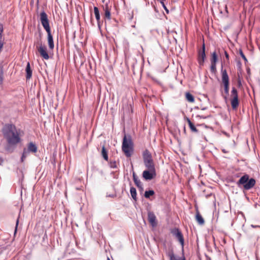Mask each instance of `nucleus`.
I'll use <instances>...</instances> for the list:
<instances>
[{
    "label": "nucleus",
    "mask_w": 260,
    "mask_h": 260,
    "mask_svg": "<svg viewBox=\"0 0 260 260\" xmlns=\"http://www.w3.org/2000/svg\"><path fill=\"white\" fill-rule=\"evenodd\" d=\"M210 70L212 73H215L216 71V63H214V62L211 63Z\"/></svg>",
    "instance_id": "30"
},
{
    "label": "nucleus",
    "mask_w": 260,
    "mask_h": 260,
    "mask_svg": "<svg viewBox=\"0 0 260 260\" xmlns=\"http://www.w3.org/2000/svg\"><path fill=\"white\" fill-rule=\"evenodd\" d=\"M171 233L173 236L178 239L182 246L183 247L184 243V238L180 230L178 228H175L171 230Z\"/></svg>",
    "instance_id": "9"
},
{
    "label": "nucleus",
    "mask_w": 260,
    "mask_h": 260,
    "mask_svg": "<svg viewBox=\"0 0 260 260\" xmlns=\"http://www.w3.org/2000/svg\"><path fill=\"white\" fill-rule=\"evenodd\" d=\"M181 260H186L184 256H183Z\"/></svg>",
    "instance_id": "44"
},
{
    "label": "nucleus",
    "mask_w": 260,
    "mask_h": 260,
    "mask_svg": "<svg viewBox=\"0 0 260 260\" xmlns=\"http://www.w3.org/2000/svg\"><path fill=\"white\" fill-rule=\"evenodd\" d=\"M231 105L233 109H236L238 107L239 102L238 100V94L237 89L233 87L231 91Z\"/></svg>",
    "instance_id": "7"
},
{
    "label": "nucleus",
    "mask_w": 260,
    "mask_h": 260,
    "mask_svg": "<svg viewBox=\"0 0 260 260\" xmlns=\"http://www.w3.org/2000/svg\"><path fill=\"white\" fill-rule=\"evenodd\" d=\"M105 10V17L106 18L110 20L111 18V13L110 10L108 8V4H106L105 5V7L104 8Z\"/></svg>",
    "instance_id": "18"
},
{
    "label": "nucleus",
    "mask_w": 260,
    "mask_h": 260,
    "mask_svg": "<svg viewBox=\"0 0 260 260\" xmlns=\"http://www.w3.org/2000/svg\"><path fill=\"white\" fill-rule=\"evenodd\" d=\"M40 21L42 26L47 32L48 42L49 47L50 49H53L54 47L53 38L51 34V29L49 25V20L47 14L42 11L40 13Z\"/></svg>",
    "instance_id": "2"
},
{
    "label": "nucleus",
    "mask_w": 260,
    "mask_h": 260,
    "mask_svg": "<svg viewBox=\"0 0 260 260\" xmlns=\"http://www.w3.org/2000/svg\"><path fill=\"white\" fill-rule=\"evenodd\" d=\"M239 53H240V55H241V56L242 57V58L245 60V62H247V59L246 57V56H245V55L244 54L243 52H242V50L240 49L239 50Z\"/></svg>",
    "instance_id": "31"
},
{
    "label": "nucleus",
    "mask_w": 260,
    "mask_h": 260,
    "mask_svg": "<svg viewBox=\"0 0 260 260\" xmlns=\"http://www.w3.org/2000/svg\"><path fill=\"white\" fill-rule=\"evenodd\" d=\"M107 260H110L109 257H108Z\"/></svg>",
    "instance_id": "46"
},
{
    "label": "nucleus",
    "mask_w": 260,
    "mask_h": 260,
    "mask_svg": "<svg viewBox=\"0 0 260 260\" xmlns=\"http://www.w3.org/2000/svg\"><path fill=\"white\" fill-rule=\"evenodd\" d=\"M102 155L104 159L106 160H108V155L107 151L105 147V146H103L102 149Z\"/></svg>",
    "instance_id": "22"
},
{
    "label": "nucleus",
    "mask_w": 260,
    "mask_h": 260,
    "mask_svg": "<svg viewBox=\"0 0 260 260\" xmlns=\"http://www.w3.org/2000/svg\"><path fill=\"white\" fill-rule=\"evenodd\" d=\"M186 120L188 123V125H189V123H192V122H191L190 120L188 118H186Z\"/></svg>",
    "instance_id": "37"
},
{
    "label": "nucleus",
    "mask_w": 260,
    "mask_h": 260,
    "mask_svg": "<svg viewBox=\"0 0 260 260\" xmlns=\"http://www.w3.org/2000/svg\"><path fill=\"white\" fill-rule=\"evenodd\" d=\"M206 109H207L206 107H204V108H202V110H205Z\"/></svg>",
    "instance_id": "43"
},
{
    "label": "nucleus",
    "mask_w": 260,
    "mask_h": 260,
    "mask_svg": "<svg viewBox=\"0 0 260 260\" xmlns=\"http://www.w3.org/2000/svg\"><path fill=\"white\" fill-rule=\"evenodd\" d=\"M2 33L3 32H0V39L2 38Z\"/></svg>",
    "instance_id": "42"
},
{
    "label": "nucleus",
    "mask_w": 260,
    "mask_h": 260,
    "mask_svg": "<svg viewBox=\"0 0 260 260\" xmlns=\"http://www.w3.org/2000/svg\"><path fill=\"white\" fill-rule=\"evenodd\" d=\"M3 162V159L2 157H0V165H2V164Z\"/></svg>",
    "instance_id": "39"
},
{
    "label": "nucleus",
    "mask_w": 260,
    "mask_h": 260,
    "mask_svg": "<svg viewBox=\"0 0 260 260\" xmlns=\"http://www.w3.org/2000/svg\"><path fill=\"white\" fill-rule=\"evenodd\" d=\"M143 158L144 165L146 168H155L151 154L147 149L144 151Z\"/></svg>",
    "instance_id": "5"
},
{
    "label": "nucleus",
    "mask_w": 260,
    "mask_h": 260,
    "mask_svg": "<svg viewBox=\"0 0 260 260\" xmlns=\"http://www.w3.org/2000/svg\"><path fill=\"white\" fill-rule=\"evenodd\" d=\"M161 3L164 7V8L165 9V10L166 11V12L168 13H169V10L167 9L164 3L163 2H161Z\"/></svg>",
    "instance_id": "32"
},
{
    "label": "nucleus",
    "mask_w": 260,
    "mask_h": 260,
    "mask_svg": "<svg viewBox=\"0 0 260 260\" xmlns=\"http://www.w3.org/2000/svg\"><path fill=\"white\" fill-rule=\"evenodd\" d=\"M38 44L40 45V46L39 47H37V49L41 56L46 60L48 59L49 58V56L46 51L47 48L45 46L42 45V44L41 32H40L39 34V38L38 40Z\"/></svg>",
    "instance_id": "6"
},
{
    "label": "nucleus",
    "mask_w": 260,
    "mask_h": 260,
    "mask_svg": "<svg viewBox=\"0 0 260 260\" xmlns=\"http://www.w3.org/2000/svg\"><path fill=\"white\" fill-rule=\"evenodd\" d=\"M196 219L200 224L202 225L205 222L204 218L199 212H198L196 214Z\"/></svg>",
    "instance_id": "21"
},
{
    "label": "nucleus",
    "mask_w": 260,
    "mask_h": 260,
    "mask_svg": "<svg viewBox=\"0 0 260 260\" xmlns=\"http://www.w3.org/2000/svg\"><path fill=\"white\" fill-rule=\"evenodd\" d=\"M197 117H199L200 118L205 119L207 118V117L204 116H200L198 115Z\"/></svg>",
    "instance_id": "38"
},
{
    "label": "nucleus",
    "mask_w": 260,
    "mask_h": 260,
    "mask_svg": "<svg viewBox=\"0 0 260 260\" xmlns=\"http://www.w3.org/2000/svg\"><path fill=\"white\" fill-rule=\"evenodd\" d=\"M166 254L167 256L170 258V260H179L178 257H176L174 255L173 248H170L166 250Z\"/></svg>",
    "instance_id": "14"
},
{
    "label": "nucleus",
    "mask_w": 260,
    "mask_h": 260,
    "mask_svg": "<svg viewBox=\"0 0 260 260\" xmlns=\"http://www.w3.org/2000/svg\"><path fill=\"white\" fill-rule=\"evenodd\" d=\"M4 79V71L3 67H1V70H0V82L2 83Z\"/></svg>",
    "instance_id": "29"
},
{
    "label": "nucleus",
    "mask_w": 260,
    "mask_h": 260,
    "mask_svg": "<svg viewBox=\"0 0 260 260\" xmlns=\"http://www.w3.org/2000/svg\"><path fill=\"white\" fill-rule=\"evenodd\" d=\"M223 152H225V150H223Z\"/></svg>",
    "instance_id": "47"
},
{
    "label": "nucleus",
    "mask_w": 260,
    "mask_h": 260,
    "mask_svg": "<svg viewBox=\"0 0 260 260\" xmlns=\"http://www.w3.org/2000/svg\"><path fill=\"white\" fill-rule=\"evenodd\" d=\"M189 126L192 132L195 133H197L198 132V130L197 129V128L192 123H189Z\"/></svg>",
    "instance_id": "28"
},
{
    "label": "nucleus",
    "mask_w": 260,
    "mask_h": 260,
    "mask_svg": "<svg viewBox=\"0 0 260 260\" xmlns=\"http://www.w3.org/2000/svg\"><path fill=\"white\" fill-rule=\"evenodd\" d=\"M205 57V44H203L202 46V50L200 51L198 58L199 63L200 66L203 65Z\"/></svg>",
    "instance_id": "11"
},
{
    "label": "nucleus",
    "mask_w": 260,
    "mask_h": 260,
    "mask_svg": "<svg viewBox=\"0 0 260 260\" xmlns=\"http://www.w3.org/2000/svg\"><path fill=\"white\" fill-rule=\"evenodd\" d=\"M217 60V55L215 52H214L212 54L211 63L214 62L216 63Z\"/></svg>",
    "instance_id": "26"
},
{
    "label": "nucleus",
    "mask_w": 260,
    "mask_h": 260,
    "mask_svg": "<svg viewBox=\"0 0 260 260\" xmlns=\"http://www.w3.org/2000/svg\"><path fill=\"white\" fill-rule=\"evenodd\" d=\"M154 193L155 192L153 190H146L145 192L144 197L145 198L148 199L150 196L154 195Z\"/></svg>",
    "instance_id": "24"
},
{
    "label": "nucleus",
    "mask_w": 260,
    "mask_h": 260,
    "mask_svg": "<svg viewBox=\"0 0 260 260\" xmlns=\"http://www.w3.org/2000/svg\"><path fill=\"white\" fill-rule=\"evenodd\" d=\"M3 134L10 145H16L20 142V138L16 126L11 124H6L3 128Z\"/></svg>",
    "instance_id": "1"
},
{
    "label": "nucleus",
    "mask_w": 260,
    "mask_h": 260,
    "mask_svg": "<svg viewBox=\"0 0 260 260\" xmlns=\"http://www.w3.org/2000/svg\"><path fill=\"white\" fill-rule=\"evenodd\" d=\"M222 81L223 84H229V78L226 70H223L221 68Z\"/></svg>",
    "instance_id": "13"
},
{
    "label": "nucleus",
    "mask_w": 260,
    "mask_h": 260,
    "mask_svg": "<svg viewBox=\"0 0 260 260\" xmlns=\"http://www.w3.org/2000/svg\"><path fill=\"white\" fill-rule=\"evenodd\" d=\"M133 177L135 185L141 190H143V184L135 172L133 173Z\"/></svg>",
    "instance_id": "12"
},
{
    "label": "nucleus",
    "mask_w": 260,
    "mask_h": 260,
    "mask_svg": "<svg viewBox=\"0 0 260 260\" xmlns=\"http://www.w3.org/2000/svg\"><path fill=\"white\" fill-rule=\"evenodd\" d=\"M156 175L155 168H147L143 171V177L146 180H150L155 177Z\"/></svg>",
    "instance_id": "8"
},
{
    "label": "nucleus",
    "mask_w": 260,
    "mask_h": 260,
    "mask_svg": "<svg viewBox=\"0 0 260 260\" xmlns=\"http://www.w3.org/2000/svg\"><path fill=\"white\" fill-rule=\"evenodd\" d=\"M224 92L226 95L229 93V84H223Z\"/></svg>",
    "instance_id": "27"
},
{
    "label": "nucleus",
    "mask_w": 260,
    "mask_h": 260,
    "mask_svg": "<svg viewBox=\"0 0 260 260\" xmlns=\"http://www.w3.org/2000/svg\"><path fill=\"white\" fill-rule=\"evenodd\" d=\"M237 185L240 187L243 185L244 189L248 190L251 189L255 184V180L251 178L247 174H245L242 176L237 183Z\"/></svg>",
    "instance_id": "3"
},
{
    "label": "nucleus",
    "mask_w": 260,
    "mask_h": 260,
    "mask_svg": "<svg viewBox=\"0 0 260 260\" xmlns=\"http://www.w3.org/2000/svg\"><path fill=\"white\" fill-rule=\"evenodd\" d=\"M185 97L186 100L190 103H193L194 101L193 96L189 92H186L185 94Z\"/></svg>",
    "instance_id": "23"
},
{
    "label": "nucleus",
    "mask_w": 260,
    "mask_h": 260,
    "mask_svg": "<svg viewBox=\"0 0 260 260\" xmlns=\"http://www.w3.org/2000/svg\"><path fill=\"white\" fill-rule=\"evenodd\" d=\"M251 226H252V227H253V228L260 227V226H259V225H255V226H254V225H251Z\"/></svg>",
    "instance_id": "41"
},
{
    "label": "nucleus",
    "mask_w": 260,
    "mask_h": 260,
    "mask_svg": "<svg viewBox=\"0 0 260 260\" xmlns=\"http://www.w3.org/2000/svg\"><path fill=\"white\" fill-rule=\"evenodd\" d=\"M107 260H110L109 257H108Z\"/></svg>",
    "instance_id": "45"
},
{
    "label": "nucleus",
    "mask_w": 260,
    "mask_h": 260,
    "mask_svg": "<svg viewBox=\"0 0 260 260\" xmlns=\"http://www.w3.org/2000/svg\"><path fill=\"white\" fill-rule=\"evenodd\" d=\"M27 149L29 151L32 153H36L38 150L37 146L32 142H30L28 144Z\"/></svg>",
    "instance_id": "17"
},
{
    "label": "nucleus",
    "mask_w": 260,
    "mask_h": 260,
    "mask_svg": "<svg viewBox=\"0 0 260 260\" xmlns=\"http://www.w3.org/2000/svg\"><path fill=\"white\" fill-rule=\"evenodd\" d=\"M148 220L152 227H155L156 226V217L153 212L149 211L148 212Z\"/></svg>",
    "instance_id": "10"
},
{
    "label": "nucleus",
    "mask_w": 260,
    "mask_h": 260,
    "mask_svg": "<svg viewBox=\"0 0 260 260\" xmlns=\"http://www.w3.org/2000/svg\"><path fill=\"white\" fill-rule=\"evenodd\" d=\"M30 152L29 151L27 148L23 149V153L21 157V161L22 162L24 161L25 159L29 155Z\"/></svg>",
    "instance_id": "19"
},
{
    "label": "nucleus",
    "mask_w": 260,
    "mask_h": 260,
    "mask_svg": "<svg viewBox=\"0 0 260 260\" xmlns=\"http://www.w3.org/2000/svg\"><path fill=\"white\" fill-rule=\"evenodd\" d=\"M130 193H131L132 198L135 201H136L137 200V191H136V189L134 187L132 186L130 188Z\"/></svg>",
    "instance_id": "20"
},
{
    "label": "nucleus",
    "mask_w": 260,
    "mask_h": 260,
    "mask_svg": "<svg viewBox=\"0 0 260 260\" xmlns=\"http://www.w3.org/2000/svg\"><path fill=\"white\" fill-rule=\"evenodd\" d=\"M3 26L2 24H0V32H3Z\"/></svg>",
    "instance_id": "36"
},
{
    "label": "nucleus",
    "mask_w": 260,
    "mask_h": 260,
    "mask_svg": "<svg viewBox=\"0 0 260 260\" xmlns=\"http://www.w3.org/2000/svg\"><path fill=\"white\" fill-rule=\"evenodd\" d=\"M107 197H110V198H114L116 197V195L114 194H107Z\"/></svg>",
    "instance_id": "33"
},
{
    "label": "nucleus",
    "mask_w": 260,
    "mask_h": 260,
    "mask_svg": "<svg viewBox=\"0 0 260 260\" xmlns=\"http://www.w3.org/2000/svg\"><path fill=\"white\" fill-rule=\"evenodd\" d=\"M109 166L112 169H116L117 168V163L116 161L111 160L109 162Z\"/></svg>",
    "instance_id": "25"
},
{
    "label": "nucleus",
    "mask_w": 260,
    "mask_h": 260,
    "mask_svg": "<svg viewBox=\"0 0 260 260\" xmlns=\"http://www.w3.org/2000/svg\"><path fill=\"white\" fill-rule=\"evenodd\" d=\"M224 53H225V57L227 59H229V54L228 53H227L226 51H224Z\"/></svg>",
    "instance_id": "34"
},
{
    "label": "nucleus",
    "mask_w": 260,
    "mask_h": 260,
    "mask_svg": "<svg viewBox=\"0 0 260 260\" xmlns=\"http://www.w3.org/2000/svg\"><path fill=\"white\" fill-rule=\"evenodd\" d=\"M122 150L127 157L131 156L133 152V142L130 135H125L123 139Z\"/></svg>",
    "instance_id": "4"
},
{
    "label": "nucleus",
    "mask_w": 260,
    "mask_h": 260,
    "mask_svg": "<svg viewBox=\"0 0 260 260\" xmlns=\"http://www.w3.org/2000/svg\"><path fill=\"white\" fill-rule=\"evenodd\" d=\"M25 71L26 73V80L29 79L32 76V71L31 70L30 63L29 62H27V63Z\"/></svg>",
    "instance_id": "16"
},
{
    "label": "nucleus",
    "mask_w": 260,
    "mask_h": 260,
    "mask_svg": "<svg viewBox=\"0 0 260 260\" xmlns=\"http://www.w3.org/2000/svg\"><path fill=\"white\" fill-rule=\"evenodd\" d=\"M18 222H19V220H18V219H17V220L16 221V230L17 229V225H18Z\"/></svg>",
    "instance_id": "40"
},
{
    "label": "nucleus",
    "mask_w": 260,
    "mask_h": 260,
    "mask_svg": "<svg viewBox=\"0 0 260 260\" xmlns=\"http://www.w3.org/2000/svg\"><path fill=\"white\" fill-rule=\"evenodd\" d=\"M255 258L256 260H260V257L258 256L257 252H255Z\"/></svg>",
    "instance_id": "35"
},
{
    "label": "nucleus",
    "mask_w": 260,
    "mask_h": 260,
    "mask_svg": "<svg viewBox=\"0 0 260 260\" xmlns=\"http://www.w3.org/2000/svg\"><path fill=\"white\" fill-rule=\"evenodd\" d=\"M93 10H94L95 17L97 20L98 27L99 28H101L100 14L99 9L98 7H94L93 8Z\"/></svg>",
    "instance_id": "15"
}]
</instances>
